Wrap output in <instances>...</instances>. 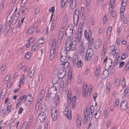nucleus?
I'll return each instance as SVG.
<instances>
[{
    "mask_svg": "<svg viewBox=\"0 0 129 129\" xmlns=\"http://www.w3.org/2000/svg\"><path fill=\"white\" fill-rule=\"evenodd\" d=\"M56 40L54 39L51 42H49L50 45H52L49 56L50 59L51 61L53 59L54 56L56 46Z\"/></svg>",
    "mask_w": 129,
    "mask_h": 129,
    "instance_id": "nucleus-1",
    "label": "nucleus"
},
{
    "mask_svg": "<svg viewBox=\"0 0 129 129\" xmlns=\"http://www.w3.org/2000/svg\"><path fill=\"white\" fill-rule=\"evenodd\" d=\"M79 12L78 10L76 9L74 12L73 14V21L75 25H77L79 19Z\"/></svg>",
    "mask_w": 129,
    "mask_h": 129,
    "instance_id": "nucleus-2",
    "label": "nucleus"
},
{
    "mask_svg": "<svg viewBox=\"0 0 129 129\" xmlns=\"http://www.w3.org/2000/svg\"><path fill=\"white\" fill-rule=\"evenodd\" d=\"M58 70V78L62 79L65 76L66 74V70L62 67L59 68Z\"/></svg>",
    "mask_w": 129,
    "mask_h": 129,
    "instance_id": "nucleus-3",
    "label": "nucleus"
},
{
    "mask_svg": "<svg viewBox=\"0 0 129 129\" xmlns=\"http://www.w3.org/2000/svg\"><path fill=\"white\" fill-rule=\"evenodd\" d=\"M51 115L53 120L54 121L56 120L57 117V110L54 107H52Z\"/></svg>",
    "mask_w": 129,
    "mask_h": 129,
    "instance_id": "nucleus-4",
    "label": "nucleus"
},
{
    "mask_svg": "<svg viewBox=\"0 0 129 129\" xmlns=\"http://www.w3.org/2000/svg\"><path fill=\"white\" fill-rule=\"evenodd\" d=\"M71 27L69 26L66 29V34L69 38L72 35L73 31V27L71 25Z\"/></svg>",
    "mask_w": 129,
    "mask_h": 129,
    "instance_id": "nucleus-5",
    "label": "nucleus"
},
{
    "mask_svg": "<svg viewBox=\"0 0 129 129\" xmlns=\"http://www.w3.org/2000/svg\"><path fill=\"white\" fill-rule=\"evenodd\" d=\"M60 60L62 62L64 61V59L66 58L67 53L66 50L62 49L60 52Z\"/></svg>",
    "mask_w": 129,
    "mask_h": 129,
    "instance_id": "nucleus-6",
    "label": "nucleus"
},
{
    "mask_svg": "<svg viewBox=\"0 0 129 129\" xmlns=\"http://www.w3.org/2000/svg\"><path fill=\"white\" fill-rule=\"evenodd\" d=\"M71 111H69L67 107H66L64 109L63 114L64 115L67 117L68 119H71L72 118V114L71 113Z\"/></svg>",
    "mask_w": 129,
    "mask_h": 129,
    "instance_id": "nucleus-7",
    "label": "nucleus"
},
{
    "mask_svg": "<svg viewBox=\"0 0 129 129\" xmlns=\"http://www.w3.org/2000/svg\"><path fill=\"white\" fill-rule=\"evenodd\" d=\"M38 119L41 122H43L45 121L46 118V114L43 112L40 113Z\"/></svg>",
    "mask_w": 129,
    "mask_h": 129,
    "instance_id": "nucleus-8",
    "label": "nucleus"
},
{
    "mask_svg": "<svg viewBox=\"0 0 129 129\" xmlns=\"http://www.w3.org/2000/svg\"><path fill=\"white\" fill-rule=\"evenodd\" d=\"M128 105V104L126 101L124 100L122 101L120 105L121 109L123 111L126 110L127 108Z\"/></svg>",
    "mask_w": 129,
    "mask_h": 129,
    "instance_id": "nucleus-9",
    "label": "nucleus"
},
{
    "mask_svg": "<svg viewBox=\"0 0 129 129\" xmlns=\"http://www.w3.org/2000/svg\"><path fill=\"white\" fill-rule=\"evenodd\" d=\"M72 41L70 40H67L65 43V49L68 51H70L71 49Z\"/></svg>",
    "mask_w": 129,
    "mask_h": 129,
    "instance_id": "nucleus-10",
    "label": "nucleus"
},
{
    "mask_svg": "<svg viewBox=\"0 0 129 129\" xmlns=\"http://www.w3.org/2000/svg\"><path fill=\"white\" fill-rule=\"evenodd\" d=\"M56 94L54 93H50L48 92L46 96V100L47 101H48L50 99H53L55 96Z\"/></svg>",
    "mask_w": 129,
    "mask_h": 129,
    "instance_id": "nucleus-11",
    "label": "nucleus"
},
{
    "mask_svg": "<svg viewBox=\"0 0 129 129\" xmlns=\"http://www.w3.org/2000/svg\"><path fill=\"white\" fill-rule=\"evenodd\" d=\"M82 29V28L79 27L78 29V34L77 36V41L78 42L80 41L81 40V31Z\"/></svg>",
    "mask_w": 129,
    "mask_h": 129,
    "instance_id": "nucleus-12",
    "label": "nucleus"
},
{
    "mask_svg": "<svg viewBox=\"0 0 129 129\" xmlns=\"http://www.w3.org/2000/svg\"><path fill=\"white\" fill-rule=\"evenodd\" d=\"M57 89L56 87L53 86L51 87L48 90V92L50 93H54L56 94Z\"/></svg>",
    "mask_w": 129,
    "mask_h": 129,
    "instance_id": "nucleus-13",
    "label": "nucleus"
},
{
    "mask_svg": "<svg viewBox=\"0 0 129 129\" xmlns=\"http://www.w3.org/2000/svg\"><path fill=\"white\" fill-rule=\"evenodd\" d=\"M85 48L84 46V43L83 41L81 42L79 47V50L80 52L84 53L85 52Z\"/></svg>",
    "mask_w": 129,
    "mask_h": 129,
    "instance_id": "nucleus-14",
    "label": "nucleus"
},
{
    "mask_svg": "<svg viewBox=\"0 0 129 129\" xmlns=\"http://www.w3.org/2000/svg\"><path fill=\"white\" fill-rule=\"evenodd\" d=\"M101 40L99 39H97L94 44V46L95 49H97L99 48L100 45L101 44Z\"/></svg>",
    "mask_w": 129,
    "mask_h": 129,
    "instance_id": "nucleus-15",
    "label": "nucleus"
},
{
    "mask_svg": "<svg viewBox=\"0 0 129 129\" xmlns=\"http://www.w3.org/2000/svg\"><path fill=\"white\" fill-rule=\"evenodd\" d=\"M112 62V60L111 59H108L105 64V67L108 69L110 68L111 66Z\"/></svg>",
    "mask_w": 129,
    "mask_h": 129,
    "instance_id": "nucleus-16",
    "label": "nucleus"
},
{
    "mask_svg": "<svg viewBox=\"0 0 129 129\" xmlns=\"http://www.w3.org/2000/svg\"><path fill=\"white\" fill-rule=\"evenodd\" d=\"M76 4V1H71L70 4V8L72 10L74 9Z\"/></svg>",
    "mask_w": 129,
    "mask_h": 129,
    "instance_id": "nucleus-17",
    "label": "nucleus"
},
{
    "mask_svg": "<svg viewBox=\"0 0 129 129\" xmlns=\"http://www.w3.org/2000/svg\"><path fill=\"white\" fill-rule=\"evenodd\" d=\"M64 30L63 28H61L60 29L59 37V40H60L62 38L64 34Z\"/></svg>",
    "mask_w": 129,
    "mask_h": 129,
    "instance_id": "nucleus-18",
    "label": "nucleus"
},
{
    "mask_svg": "<svg viewBox=\"0 0 129 129\" xmlns=\"http://www.w3.org/2000/svg\"><path fill=\"white\" fill-rule=\"evenodd\" d=\"M64 82L63 80H62L60 83V88L59 89L61 91H64V92H66V89H64Z\"/></svg>",
    "mask_w": 129,
    "mask_h": 129,
    "instance_id": "nucleus-19",
    "label": "nucleus"
},
{
    "mask_svg": "<svg viewBox=\"0 0 129 129\" xmlns=\"http://www.w3.org/2000/svg\"><path fill=\"white\" fill-rule=\"evenodd\" d=\"M84 33L85 37H91V35L92 32L91 30H89L88 34L87 33V31L86 30H85Z\"/></svg>",
    "mask_w": 129,
    "mask_h": 129,
    "instance_id": "nucleus-20",
    "label": "nucleus"
},
{
    "mask_svg": "<svg viewBox=\"0 0 129 129\" xmlns=\"http://www.w3.org/2000/svg\"><path fill=\"white\" fill-rule=\"evenodd\" d=\"M87 39V40L88 41V44L90 45H92L93 43V39L91 37H85Z\"/></svg>",
    "mask_w": 129,
    "mask_h": 129,
    "instance_id": "nucleus-21",
    "label": "nucleus"
},
{
    "mask_svg": "<svg viewBox=\"0 0 129 129\" xmlns=\"http://www.w3.org/2000/svg\"><path fill=\"white\" fill-rule=\"evenodd\" d=\"M76 46V42L75 41L73 42L72 41V44H71V50H74L75 49Z\"/></svg>",
    "mask_w": 129,
    "mask_h": 129,
    "instance_id": "nucleus-22",
    "label": "nucleus"
},
{
    "mask_svg": "<svg viewBox=\"0 0 129 129\" xmlns=\"http://www.w3.org/2000/svg\"><path fill=\"white\" fill-rule=\"evenodd\" d=\"M81 118L80 117H77V127L80 128L81 126Z\"/></svg>",
    "mask_w": 129,
    "mask_h": 129,
    "instance_id": "nucleus-23",
    "label": "nucleus"
},
{
    "mask_svg": "<svg viewBox=\"0 0 129 129\" xmlns=\"http://www.w3.org/2000/svg\"><path fill=\"white\" fill-rule=\"evenodd\" d=\"M87 53L89 54L90 56H92L93 54V50L91 48H88L87 51Z\"/></svg>",
    "mask_w": 129,
    "mask_h": 129,
    "instance_id": "nucleus-24",
    "label": "nucleus"
},
{
    "mask_svg": "<svg viewBox=\"0 0 129 129\" xmlns=\"http://www.w3.org/2000/svg\"><path fill=\"white\" fill-rule=\"evenodd\" d=\"M69 62H64L63 63L61 64V67L65 69L68 68V67L69 66Z\"/></svg>",
    "mask_w": 129,
    "mask_h": 129,
    "instance_id": "nucleus-25",
    "label": "nucleus"
},
{
    "mask_svg": "<svg viewBox=\"0 0 129 129\" xmlns=\"http://www.w3.org/2000/svg\"><path fill=\"white\" fill-rule=\"evenodd\" d=\"M39 47V45L37 44H34L32 47L31 50L35 51L38 49Z\"/></svg>",
    "mask_w": 129,
    "mask_h": 129,
    "instance_id": "nucleus-26",
    "label": "nucleus"
},
{
    "mask_svg": "<svg viewBox=\"0 0 129 129\" xmlns=\"http://www.w3.org/2000/svg\"><path fill=\"white\" fill-rule=\"evenodd\" d=\"M29 70L30 71L29 73L30 75L29 76L30 77H29V78H32L33 77L34 75V74L35 72V70H34V69L31 70V68Z\"/></svg>",
    "mask_w": 129,
    "mask_h": 129,
    "instance_id": "nucleus-27",
    "label": "nucleus"
},
{
    "mask_svg": "<svg viewBox=\"0 0 129 129\" xmlns=\"http://www.w3.org/2000/svg\"><path fill=\"white\" fill-rule=\"evenodd\" d=\"M112 30L111 26H110L108 27L107 32V35L108 36H110L111 33V31Z\"/></svg>",
    "mask_w": 129,
    "mask_h": 129,
    "instance_id": "nucleus-28",
    "label": "nucleus"
},
{
    "mask_svg": "<svg viewBox=\"0 0 129 129\" xmlns=\"http://www.w3.org/2000/svg\"><path fill=\"white\" fill-rule=\"evenodd\" d=\"M25 99H26L27 100L32 101L33 100V98L31 95H28L26 96Z\"/></svg>",
    "mask_w": 129,
    "mask_h": 129,
    "instance_id": "nucleus-29",
    "label": "nucleus"
},
{
    "mask_svg": "<svg viewBox=\"0 0 129 129\" xmlns=\"http://www.w3.org/2000/svg\"><path fill=\"white\" fill-rule=\"evenodd\" d=\"M67 0H61V7L62 8H64Z\"/></svg>",
    "mask_w": 129,
    "mask_h": 129,
    "instance_id": "nucleus-30",
    "label": "nucleus"
},
{
    "mask_svg": "<svg viewBox=\"0 0 129 129\" xmlns=\"http://www.w3.org/2000/svg\"><path fill=\"white\" fill-rule=\"evenodd\" d=\"M32 101H30L27 100L26 99H25L24 103L26 105L29 106L31 105Z\"/></svg>",
    "mask_w": 129,
    "mask_h": 129,
    "instance_id": "nucleus-31",
    "label": "nucleus"
},
{
    "mask_svg": "<svg viewBox=\"0 0 129 129\" xmlns=\"http://www.w3.org/2000/svg\"><path fill=\"white\" fill-rule=\"evenodd\" d=\"M92 57L89 54H87V52H86L85 56V59L86 60H89Z\"/></svg>",
    "mask_w": 129,
    "mask_h": 129,
    "instance_id": "nucleus-32",
    "label": "nucleus"
},
{
    "mask_svg": "<svg viewBox=\"0 0 129 129\" xmlns=\"http://www.w3.org/2000/svg\"><path fill=\"white\" fill-rule=\"evenodd\" d=\"M6 91L5 89H3L2 90V92L0 94V95L3 96V97L6 95Z\"/></svg>",
    "mask_w": 129,
    "mask_h": 129,
    "instance_id": "nucleus-33",
    "label": "nucleus"
},
{
    "mask_svg": "<svg viewBox=\"0 0 129 129\" xmlns=\"http://www.w3.org/2000/svg\"><path fill=\"white\" fill-rule=\"evenodd\" d=\"M99 71L98 69H96L94 77L97 79L99 77Z\"/></svg>",
    "mask_w": 129,
    "mask_h": 129,
    "instance_id": "nucleus-34",
    "label": "nucleus"
},
{
    "mask_svg": "<svg viewBox=\"0 0 129 129\" xmlns=\"http://www.w3.org/2000/svg\"><path fill=\"white\" fill-rule=\"evenodd\" d=\"M27 123L26 122H24L21 129H26L27 126Z\"/></svg>",
    "mask_w": 129,
    "mask_h": 129,
    "instance_id": "nucleus-35",
    "label": "nucleus"
},
{
    "mask_svg": "<svg viewBox=\"0 0 129 129\" xmlns=\"http://www.w3.org/2000/svg\"><path fill=\"white\" fill-rule=\"evenodd\" d=\"M118 58H116L114 60L113 63V66L114 67H115L118 64Z\"/></svg>",
    "mask_w": 129,
    "mask_h": 129,
    "instance_id": "nucleus-36",
    "label": "nucleus"
},
{
    "mask_svg": "<svg viewBox=\"0 0 129 129\" xmlns=\"http://www.w3.org/2000/svg\"><path fill=\"white\" fill-rule=\"evenodd\" d=\"M29 52L27 53L25 55L24 58L25 60H28L30 57V55H29Z\"/></svg>",
    "mask_w": 129,
    "mask_h": 129,
    "instance_id": "nucleus-37",
    "label": "nucleus"
},
{
    "mask_svg": "<svg viewBox=\"0 0 129 129\" xmlns=\"http://www.w3.org/2000/svg\"><path fill=\"white\" fill-rule=\"evenodd\" d=\"M52 83L53 84H57L58 83V81L57 78L56 77H54L52 81Z\"/></svg>",
    "mask_w": 129,
    "mask_h": 129,
    "instance_id": "nucleus-38",
    "label": "nucleus"
},
{
    "mask_svg": "<svg viewBox=\"0 0 129 129\" xmlns=\"http://www.w3.org/2000/svg\"><path fill=\"white\" fill-rule=\"evenodd\" d=\"M109 74V72L107 70H104L103 72V75L106 77L108 76V75Z\"/></svg>",
    "mask_w": 129,
    "mask_h": 129,
    "instance_id": "nucleus-39",
    "label": "nucleus"
},
{
    "mask_svg": "<svg viewBox=\"0 0 129 129\" xmlns=\"http://www.w3.org/2000/svg\"><path fill=\"white\" fill-rule=\"evenodd\" d=\"M43 75L42 73L40 75L39 77V82H41L43 80Z\"/></svg>",
    "mask_w": 129,
    "mask_h": 129,
    "instance_id": "nucleus-40",
    "label": "nucleus"
},
{
    "mask_svg": "<svg viewBox=\"0 0 129 129\" xmlns=\"http://www.w3.org/2000/svg\"><path fill=\"white\" fill-rule=\"evenodd\" d=\"M87 106V107L86 110V111H85V110H84V116L86 117V116L87 115V117L88 113H87V111L88 110V108H89V105H88Z\"/></svg>",
    "mask_w": 129,
    "mask_h": 129,
    "instance_id": "nucleus-41",
    "label": "nucleus"
},
{
    "mask_svg": "<svg viewBox=\"0 0 129 129\" xmlns=\"http://www.w3.org/2000/svg\"><path fill=\"white\" fill-rule=\"evenodd\" d=\"M125 69L126 70H128L129 68V62L127 61L125 64Z\"/></svg>",
    "mask_w": 129,
    "mask_h": 129,
    "instance_id": "nucleus-42",
    "label": "nucleus"
},
{
    "mask_svg": "<svg viewBox=\"0 0 129 129\" xmlns=\"http://www.w3.org/2000/svg\"><path fill=\"white\" fill-rule=\"evenodd\" d=\"M93 116V114L92 113V112L91 113H89V120L91 121L92 119V118Z\"/></svg>",
    "mask_w": 129,
    "mask_h": 129,
    "instance_id": "nucleus-43",
    "label": "nucleus"
},
{
    "mask_svg": "<svg viewBox=\"0 0 129 129\" xmlns=\"http://www.w3.org/2000/svg\"><path fill=\"white\" fill-rule=\"evenodd\" d=\"M108 111L106 109H105L104 111V117L105 118H106L108 116Z\"/></svg>",
    "mask_w": 129,
    "mask_h": 129,
    "instance_id": "nucleus-44",
    "label": "nucleus"
},
{
    "mask_svg": "<svg viewBox=\"0 0 129 129\" xmlns=\"http://www.w3.org/2000/svg\"><path fill=\"white\" fill-rule=\"evenodd\" d=\"M77 64L78 67H81L83 65L82 62L81 60H79Z\"/></svg>",
    "mask_w": 129,
    "mask_h": 129,
    "instance_id": "nucleus-45",
    "label": "nucleus"
},
{
    "mask_svg": "<svg viewBox=\"0 0 129 129\" xmlns=\"http://www.w3.org/2000/svg\"><path fill=\"white\" fill-rule=\"evenodd\" d=\"M25 96V95H24L23 96L20 97V98L18 100V103L17 104V105H18V104H19L20 103L22 100H23L24 99Z\"/></svg>",
    "mask_w": 129,
    "mask_h": 129,
    "instance_id": "nucleus-46",
    "label": "nucleus"
},
{
    "mask_svg": "<svg viewBox=\"0 0 129 129\" xmlns=\"http://www.w3.org/2000/svg\"><path fill=\"white\" fill-rule=\"evenodd\" d=\"M56 22L55 21H53L51 24V30L52 29V30H53V29L55 25Z\"/></svg>",
    "mask_w": 129,
    "mask_h": 129,
    "instance_id": "nucleus-47",
    "label": "nucleus"
},
{
    "mask_svg": "<svg viewBox=\"0 0 129 129\" xmlns=\"http://www.w3.org/2000/svg\"><path fill=\"white\" fill-rule=\"evenodd\" d=\"M10 78V75L8 74L7 75L5 78V80L6 81H8Z\"/></svg>",
    "mask_w": 129,
    "mask_h": 129,
    "instance_id": "nucleus-48",
    "label": "nucleus"
},
{
    "mask_svg": "<svg viewBox=\"0 0 129 129\" xmlns=\"http://www.w3.org/2000/svg\"><path fill=\"white\" fill-rule=\"evenodd\" d=\"M7 112L8 113H9L10 111V110L11 109V106L8 105L7 107Z\"/></svg>",
    "mask_w": 129,
    "mask_h": 129,
    "instance_id": "nucleus-49",
    "label": "nucleus"
},
{
    "mask_svg": "<svg viewBox=\"0 0 129 129\" xmlns=\"http://www.w3.org/2000/svg\"><path fill=\"white\" fill-rule=\"evenodd\" d=\"M124 94L125 96L129 95V90H125L124 91Z\"/></svg>",
    "mask_w": 129,
    "mask_h": 129,
    "instance_id": "nucleus-50",
    "label": "nucleus"
},
{
    "mask_svg": "<svg viewBox=\"0 0 129 129\" xmlns=\"http://www.w3.org/2000/svg\"><path fill=\"white\" fill-rule=\"evenodd\" d=\"M17 20H18V19H15L14 18L12 22V25H15L16 24Z\"/></svg>",
    "mask_w": 129,
    "mask_h": 129,
    "instance_id": "nucleus-51",
    "label": "nucleus"
},
{
    "mask_svg": "<svg viewBox=\"0 0 129 129\" xmlns=\"http://www.w3.org/2000/svg\"><path fill=\"white\" fill-rule=\"evenodd\" d=\"M6 67V66L4 64H3L1 69V70L2 71V72H3L4 71Z\"/></svg>",
    "mask_w": 129,
    "mask_h": 129,
    "instance_id": "nucleus-52",
    "label": "nucleus"
},
{
    "mask_svg": "<svg viewBox=\"0 0 129 129\" xmlns=\"http://www.w3.org/2000/svg\"><path fill=\"white\" fill-rule=\"evenodd\" d=\"M12 84V82L11 81L8 83L7 84V86L8 88H10Z\"/></svg>",
    "mask_w": 129,
    "mask_h": 129,
    "instance_id": "nucleus-53",
    "label": "nucleus"
},
{
    "mask_svg": "<svg viewBox=\"0 0 129 129\" xmlns=\"http://www.w3.org/2000/svg\"><path fill=\"white\" fill-rule=\"evenodd\" d=\"M44 40L43 39H40L39 41V43L40 44H42L44 41Z\"/></svg>",
    "mask_w": 129,
    "mask_h": 129,
    "instance_id": "nucleus-54",
    "label": "nucleus"
},
{
    "mask_svg": "<svg viewBox=\"0 0 129 129\" xmlns=\"http://www.w3.org/2000/svg\"><path fill=\"white\" fill-rule=\"evenodd\" d=\"M55 8L54 7H51V9H49V11H50L52 14H53L54 12Z\"/></svg>",
    "mask_w": 129,
    "mask_h": 129,
    "instance_id": "nucleus-55",
    "label": "nucleus"
},
{
    "mask_svg": "<svg viewBox=\"0 0 129 129\" xmlns=\"http://www.w3.org/2000/svg\"><path fill=\"white\" fill-rule=\"evenodd\" d=\"M14 34H15L17 32V27H14L12 30Z\"/></svg>",
    "mask_w": 129,
    "mask_h": 129,
    "instance_id": "nucleus-56",
    "label": "nucleus"
},
{
    "mask_svg": "<svg viewBox=\"0 0 129 129\" xmlns=\"http://www.w3.org/2000/svg\"><path fill=\"white\" fill-rule=\"evenodd\" d=\"M115 15V12L114 11H113L112 13V14L110 16L111 18L113 19H114L113 17H114Z\"/></svg>",
    "mask_w": 129,
    "mask_h": 129,
    "instance_id": "nucleus-57",
    "label": "nucleus"
},
{
    "mask_svg": "<svg viewBox=\"0 0 129 129\" xmlns=\"http://www.w3.org/2000/svg\"><path fill=\"white\" fill-rule=\"evenodd\" d=\"M125 63V62L124 61H121V62L119 63V67L120 68L124 66V64Z\"/></svg>",
    "mask_w": 129,
    "mask_h": 129,
    "instance_id": "nucleus-58",
    "label": "nucleus"
},
{
    "mask_svg": "<svg viewBox=\"0 0 129 129\" xmlns=\"http://www.w3.org/2000/svg\"><path fill=\"white\" fill-rule=\"evenodd\" d=\"M87 117H84V119H83V123L84 124H85L86 123V122L87 120Z\"/></svg>",
    "mask_w": 129,
    "mask_h": 129,
    "instance_id": "nucleus-59",
    "label": "nucleus"
},
{
    "mask_svg": "<svg viewBox=\"0 0 129 129\" xmlns=\"http://www.w3.org/2000/svg\"><path fill=\"white\" fill-rule=\"evenodd\" d=\"M101 115L98 114H97L96 113H95V118L96 119H99L100 117V116Z\"/></svg>",
    "mask_w": 129,
    "mask_h": 129,
    "instance_id": "nucleus-60",
    "label": "nucleus"
},
{
    "mask_svg": "<svg viewBox=\"0 0 129 129\" xmlns=\"http://www.w3.org/2000/svg\"><path fill=\"white\" fill-rule=\"evenodd\" d=\"M19 16V12L17 14L15 15L14 18L15 19H18V17Z\"/></svg>",
    "mask_w": 129,
    "mask_h": 129,
    "instance_id": "nucleus-61",
    "label": "nucleus"
},
{
    "mask_svg": "<svg viewBox=\"0 0 129 129\" xmlns=\"http://www.w3.org/2000/svg\"><path fill=\"white\" fill-rule=\"evenodd\" d=\"M22 2L21 4V6L22 7L24 5V4L25 3L27 0H21Z\"/></svg>",
    "mask_w": 129,
    "mask_h": 129,
    "instance_id": "nucleus-62",
    "label": "nucleus"
},
{
    "mask_svg": "<svg viewBox=\"0 0 129 129\" xmlns=\"http://www.w3.org/2000/svg\"><path fill=\"white\" fill-rule=\"evenodd\" d=\"M92 88H89L88 89V91L87 92V94L88 95H90V94L91 93Z\"/></svg>",
    "mask_w": 129,
    "mask_h": 129,
    "instance_id": "nucleus-63",
    "label": "nucleus"
},
{
    "mask_svg": "<svg viewBox=\"0 0 129 129\" xmlns=\"http://www.w3.org/2000/svg\"><path fill=\"white\" fill-rule=\"evenodd\" d=\"M115 48V46L114 45H112L110 47V49L112 51H113L114 50Z\"/></svg>",
    "mask_w": 129,
    "mask_h": 129,
    "instance_id": "nucleus-64",
    "label": "nucleus"
}]
</instances>
